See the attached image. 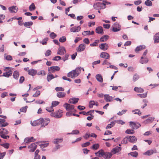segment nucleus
Listing matches in <instances>:
<instances>
[{
	"instance_id": "obj_44",
	"label": "nucleus",
	"mask_w": 159,
	"mask_h": 159,
	"mask_svg": "<svg viewBox=\"0 0 159 159\" xmlns=\"http://www.w3.org/2000/svg\"><path fill=\"white\" fill-rule=\"evenodd\" d=\"M99 42V40H96L93 43H92L90 44V46L92 47L96 46L98 45V43Z\"/></svg>"
},
{
	"instance_id": "obj_21",
	"label": "nucleus",
	"mask_w": 159,
	"mask_h": 159,
	"mask_svg": "<svg viewBox=\"0 0 159 159\" xmlns=\"http://www.w3.org/2000/svg\"><path fill=\"white\" fill-rule=\"evenodd\" d=\"M154 117H150L144 121L143 123L144 124H147L152 123L154 120Z\"/></svg>"
},
{
	"instance_id": "obj_33",
	"label": "nucleus",
	"mask_w": 159,
	"mask_h": 159,
	"mask_svg": "<svg viewBox=\"0 0 159 159\" xmlns=\"http://www.w3.org/2000/svg\"><path fill=\"white\" fill-rule=\"evenodd\" d=\"M54 78L55 77L52 74H48L47 76V80L48 82H49Z\"/></svg>"
},
{
	"instance_id": "obj_26",
	"label": "nucleus",
	"mask_w": 159,
	"mask_h": 159,
	"mask_svg": "<svg viewBox=\"0 0 159 159\" xmlns=\"http://www.w3.org/2000/svg\"><path fill=\"white\" fill-rule=\"evenodd\" d=\"M156 152H157L156 150H150L147 151L144 154V155L150 156L153 153H156Z\"/></svg>"
},
{
	"instance_id": "obj_37",
	"label": "nucleus",
	"mask_w": 159,
	"mask_h": 159,
	"mask_svg": "<svg viewBox=\"0 0 159 159\" xmlns=\"http://www.w3.org/2000/svg\"><path fill=\"white\" fill-rule=\"evenodd\" d=\"M35 6L34 3H32L29 7V10L30 11L34 10L35 9Z\"/></svg>"
},
{
	"instance_id": "obj_12",
	"label": "nucleus",
	"mask_w": 159,
	"mask_h": 159,
	"mask_svg": "<svg viewBox=\"0 0 159 159\" xmlns=\"http://www.w3.org/2000/svg\"><path fill=\"white\" fill-rule=\"evenodd\" d=\"M104 98L106 102H111L113 101V98L112 96L109 94H105L104 95Z\"/></svg>"
},
{
	"instance_id": "obj_7",
	"label": "nucleus",
	"mask_w": 159,
	"mask_h": 159,
	"mask_svg": "<svg viewBox=\"0 0 159 159\" xmlns=\"http://www.w3.org/2000/svg\"><path fill=\"white\" fill-rule=\"evenodd\" d=\"M64 107L67 111H72L74 108V106L70 105L67 103H65L64 104Z\"/></svg>"
},
{
	"instance_id": "obj_19",
	"label": "nucleus",
	"mask_w": 159,
	"mask_h": 159,
	"mask_svg": "<svg viewBox=\"0 0 159 159\" xmlns=\"http://www.w3.org/2000/svg\"><path fill=\"white\" fill-rule=\"evenodd\" d=\"M79 100L78 98H70L69 100V102L70 103L75 104L77 103Z\"/></svg>"
},
{
	"instance_id": "obj_8",
	"label": "nucleus",
	"mask_w": 159,
	"mask_h": 159,
	"mask_svg": "<svg viewBox=\"0 0 159 159\" xmlns=\"http://www.w3.org/2000/svg\"><path fill=\"white\" fill-rule=\"evenodd\" d=\"M38 142L35 143H32L28 146V148H30L29 151L30 152H33L36 149L37 145L36 143H38Z\"/></svg>"
},
{
	"instance_id": "obj_34",
	"label": "nucleus",
	"mask_w": 159,
	"mask_h": 159,
	"mask_svg": "<svg viewBox=\"0 0 159 159\" xmlns=\"http://www.w3.org/2000/svg\"><path fill=\"white\" fill-rule=\"evenodd\" d=\"M99 148V145L98 143L94 144L91 147V148L93 150H96Z\"/></svg>"
},
{
	"instance_id": "obj_61",
	"label": "nucleus",
	"mask_w": 159,
	"mask_h": 159,
	"mask_svg": "<svg viewBox=\"0 0 159 159\" xmlns=\"http://www.w3.org/2000/svg\"><path fill=\"white\" fill-rule=\"evenodd\" d=\"M147 92L144 93L140 94V98H144L147 96Z\"/></svg>"
},
{
	"instance_id": "obj_11",
	"label": "nucleus",
	"mask_w": 159,
	"mask_h": 159,
	"mask_svg": "<svg viewBox=\"0 0 159 159\" xmlns=\"http://www.w3.org/2000/svg\"><path fill=\"white\" fill-rule=\"evenodd\" d=\"M8 10L11 13H16L18 11V8L16 6H12L9 7Z\"/></svg>"
},
{
	"instance_id": "obj_17",
	"label": "nucleus",
	"mask_w": 159,
	"mask_h": 159,
	"mask_svg": "<svg viewBox=\"0 0 159 159\" xmlns=\"http://www.w3.org/2000/svg\"><path fill=\"white\" fill-rule=\"evenodd\" d=\"M128 138V140L130 142L134 143L137 140L136 138L134 136H127Z\"/></svg>"
},
{
	"instance_id": "obj_24",
	"label": "nucleus",
	"mask_w": 159,
	"mask_h": 159,
	"mask_svg": "<svg viewBox=\"0 0 159 159\" xmlns=\"http://www.w3.org/2000/svg\"><path fill=\"white\" fill-rule=\"evenodd\" d=\"M154 43H159V32L157 33L154 37Z\"/></svg>"
},
{
	"instance_id": "obj_22",
	"label": "nucleus",
	"mask_w": 159,
	"mask_h": 159,
	"mask_svg": "<svg viewBox=\"0 0 159 159\" xmlns=\"http://www.w3.org/2000/svg\"><path fill=\"white\" fill-rule=\"evenodd\" d=\"M12 73V72L11 70H9L7 72L3 73L2 76L8 78L11 75Z\"/></svg>"
},
{
	"instance_id": "obj_63",
	"label": "nucleus",
	"mask_w": 159,
	"mask_h": 159,
	"mask_svg": "<svg viewBox=\"0 0 159 159\" xmlns=\"http://www.w3.org/2000/svg\"><path fill=\"white\" fill-rule=\"evenodd\" d=\"M90 31H84L82 33V34L83 35H90Z\"/></svg>"
},
{
	"instance_id": "obj_39",
	"label": "nucleus",
	"mask_w": 159,
	"mask_h": 159,
	"mask_svg": "<svg viewBox=\"0 0 159 159\" xmlns=\"http://www.w3.org/2000/svg\"><path fill=\"white\" fill-rule=\"evenodd\" d=\"M82 70V68L80 67H76V68L74 70L79 75L80 74L81 72V70Z\"/></svg>"
},
{
	"instance_id": "obj_5",
	"label": "nucleus",
	"mask_w": 159,
	"mask_h": 159,
	"mask_svg": "<svg viewBox=\"0 0 159 159\" xmlns=\"http://www.w3.org/2000/svg\"><path fill=\"white\" fill-rule=\"evenodd\" d=\"M67 76L74 79L77 77L79 75L77 74L76 72L74 70L68 72L67 73Z\"/></svg>"
},
{
	"instance_id": "obj_28",
	"label": "nucleus",
	"mask_w": 159,
	"mask_h": 159,
	"mask_svg": "<svg viewBox=\"0 0 159 159\" xmlns=\"http://www.w3.org/2000/svg\"><path fill=\"white\" fill-rule=\"evenodd\" d=\"M129 125L133 129H135L138 128V127L137 126L136 123L132 121L129 122Z\"/></svg>"
},
{
	"instance_id": "obj_6",
	"label": "nucleus",
	"mask_w": 159,
	"mask_h": 159,
	"mask_svg": "<svg viewBox=\"0 0 159 159\" xmlns=\"http://www.w3.org/2000/svg\"><path fill=\"white\" fill-rule=\"evenodd\" d=\"M62 112L63 111L62 110H59L57 111H56L53 113L52 114V115L55 118H60L62 116Z\"/></svg>"
},
{
	"instance_id": "obj_64",
	"label": "nucleus",
	"mask_w": 159,
	"mask_h": 159,
	"mask_svg": "<svg viewBox=\"0 0 159 159\" xmlns=\"http://www.w3.org/2000/svg\"><path fill=\"white\" fill-rule=\"evenodd\" d=\"M121 29H118L114 27H112V31L114 32H117L120 31Z\"/></svg>"
},
{
	"instance_id": "obj_57",
	"label": "nucleus",
	"mask_w": 159,
	"mask_h": 159,
	"mask_svg": "<svg viewBox=\"0 0 159 159\" xmlns=\"http://www.w3.org/2000/svg\"><path fill=\"white\" fill-rule=\"evenodd\" d=\"M59 104V102H58L57 101H53L52 102V105L55 107L58 105Z\"/></svg>"
},
{
	"instance_id": "obj_59",
	"label": "nucleus",
	"mask_w": 159,
	"mask_h": 159,
	"mask_svg": "<svg viewBox=\"0 0 159 159\" xmlns=\"http://www.w3.org/2000/svg\"><path fill=\"white\" fill-rule=\"evenodd\" d=\"M116 122L118 124H121V125H124L125 123V122L120 120H116Z\"/></svg>"
},
{
	"instance_id": "obj_49",
	"label": "nucleus",
	"mask_w": 159,
	"mask_h": 159,
	"mask_svg": "<svg viewBox=\"0 0 159 159\" xmlns=\"http://www.w3.org/2000/svg\"><path fill=\"white\" fill-rule=\"evenodd\" d=\"M0 145L7 149H8L9 147V144L8 143L1 144Z\"/></svg>"
},
{
	"instance_id": "obj_15",
	"label": "nucleus",
	"mask_w": 159,
	"mask_h": 159,
	"mask_svg": "<svg viewBox=\"0 0 159 159\" xmlns=\"http://www.w3.org/2000/svg\"><path fill=\"white\" fill-rule=\"evenodd\" d=\"M85 47V46L84 43L81 44L78 47L77 49V51L79 52H81L84 50Z\"/></svg>"
},
{
	"instance_id": "obj_43",
	"label": "nucleus",
	"mask_w": 159,
	"mask_h": 159,
	"mask_svg": "<svg viewBox=\"0 0 159 159\" xmlns=\"http://www.w3.org/2000/svg\"><path fill=\"white\" fill-rule=\"evenodd\" d=\"M33 23L32 21H28L25 22L24 24V25L25 27H27L29 26L32 25Z\"/></svg>"
},
{
	"instance_id": "obj_18",
	"label": "nucleus",
	"mask_w": 159,
	"mask_h": 159,
	"mask_svg": "<svg viewBox=\"0 0 159 159\" xmlns=\"http://www.w3.org/2000/svg\"><path fill=\"white\" fill-rule=\"evenodd\" d=\"M121 147L118 146L116 147L115 148H113L111 152L113 154H115L117 152H118L121 150Z\"/></svg>"
},
{
	"instance_id": "obj_60",
	"label": "nucleus",
	"mask_w": 159,
	"mask_h": 159,
	"mask_svg": "<svg viewBox=\"0 0 159 159\" xmlns=\"http://www.w3.org/2000/svg\"><path fill=\"white\" fill-rule=\"evenodd\" d=\"M5 59L7 60H8V61H11L12 59V57L10 55H8L6 56L5 57Z\"/></svg>"
},
{
	"instance_id": "obj_42",
	"label": "nucleus",
	"mask_w": 159,
	"mask_h": 159,
	"mask_svg": "<svg viewBox=\"0 0 159 159\" xmlns=\"http://www.w3.org/2000/svg\"><path fill=\"white\" fill-rule=\"evenodd\" d=\"M145 4L147 6H152V3L150 0H147L145 2Z\"/></svg>"
},
{
	"instance_id": "obj_4",
	"label": "nucleus",
	"mask_w": 159,
	"mask_h": 159,
	"mask_svg": "<svg viewBox=\"0 0 159 159\" xmlns=\"http://www.w3.org/2000/svg\"><path fill=\"white\" fill-rule=\"evenodd\" d=\"M50 120L49 118L44 119L43 118H40V125H41V127H45L48 124Z\"/></svg>"
},
{
	"instance_id": "obj_54",
	"label": "nucleus",
	"mask_w": 159,
	"mask_h": 159,
	"mask_svg": "<svg viewBox=\"0 0 159 159\" xmlns=\"http://www.w3.org/2000/svg\"><path fill=\"white\" fill-rule=\"evenodd\" d=\"M27 106H26L25 107H22L20 109V110L21 112H26L27 108Z\"/></svg>"
},
{
	"instance_id": "obj_16",
	"label": "nucleus",
	"mask_w": 159,
	"mask_h": 159,
	"mask_svg": "<svg viewBox=\"0 0 159 159\" xmlns=\"http://www.w3.org/2000/svg\"><path fill=\"white\" fill-rule=\"evenodd\" d=\"M100 56L101 57L106 59H109L110 58L109 54L108 53L104 52H101Z\"/></svg>"
},
{
	"instance_id": "obj_27",
	"label": "nucleus",
	"mask_w": 159,
	"mask_h": 159,
	"mask_svg": "<svg viewBox=\"0 0 159 159\" xmlns=\"http://www.w3.org/2000/svg\"><path fill=\"white\" fill-rule=\"evenodd\" d=\"M96 78L97 80L99 82L102 83L103 82L102 76L100 74H97L96 76Z\"/></svg>"
},
{
	"instance_id": "obj_48",
	"label": "nucleus",
	"mask_w": 159,
	"mask_h": 159,
	"mask_svg": "<svg viewBox=\"0 0 159 159\" xmlns=\"http://www.w3.org/2000/svg\"><path fill=\"white\" fill-rule=\"evenodd\" d=\"M55 90L57 91H63L64 90V89L61 87H56L55 88Z\"/></svg>"
},
{
	"instance_id": "obj_50",
	"label": "nucleus",
	"mask_w": 159,
	"mask_h": 159,
	"mask_svg": "<svg viewBox=\"0 0 159 159\" xmlns=\"http://www.w3.org/2000/svg\"><path fill=\"white\" fill-rule=\"evenodd\" d=\"M50 37L52 39H54L57 36V35L54 32H52L50 34Z\"/></svg>"
},
{
	"instance_id": "obj_46",
	"label": "nucleus",
	"mask_w": 159,
	"mask_h": 159,
	"mask_svg": "<svg viewBox=\"0 0 159 159\" xmlns=\"http://www.w3.org/2000/svg\"><path fill=\"white\" fill-rule=\"evenodd\" d=\"M127 110H122L121 111H119L117 113V114L119 116H121L125 113Z\"/></svg>"
},
{
	"instance_id": "obj_25",
	"label": "nucleus",
	"mask_w": 159,
	"mask_h": 159,
	"mask_svg": "<svg viewBox=\"0 0 159 159\" xmlns=\"http://www.w3.org/2000/svg\"><path fill=\"white\" fill-rule=\"evenodd\" d=\"M66 95V93L64 92H58L57 94V96L60 98L64 97Z\"/></svg>"
},
{
	"instance_id": "obj_62",
	"label": "nucleus",
	"mask_w": 159,
	"mask_h": 159,
	"mask_svg": "<svg viewBox=\"0 0 159 159\" xmlns=\"http://www.w3.org/2000/svg\"><path fill=\"white\" fill-rule=\"evenodd\" d=\"M79 133V131L78 130H73L72 131L71 134H77Z\"/></svg>"
},
{
	"instance_id": "obj_9",
	"label": "nucleus",
	"mask_w": 159,
	"mask_h": 159,
	"mask_svg": "<svg viewBox=\"0 0 159 159\" xmlns=\"http://www.w3.org/2000/svg\"><path fill=\"white\" fill-rule=\"evenodd\" d=\"M66 52L65 48L63 47H60L59 48L57 52V54L62 55H64Z\"/></svg>"
},
{
	"instance_id": "obj_31",
	"label": "nucleus",
	"mask_w": 159,
	"mask_h": 159,
	"mask_svg": "<svg viewBox=\"0 0 159 159\" xmlns=\"http://www.w3.org/2000/svg\"><path fill=\"white\" fill-rule=\"evenodd\" d=\"M96 32L98 34H102L103 33L102 28L101 26H99L96 29Z\"/></svg>"
},
{
	"instance_id": "obj_56",
	"label": "nucleus",
	"mask_w": 159,
	"mask_h": 159,
	"mask_svg": "<svg viewBox=\"0 0 159 159\" xmlns=\"http://www.w3.org/2000/svg\"><path fill=\"white\" fill-rule=\"evenodd\" d=\"M8 125V123L7 122H5L3 123H0V127H4Z\"/></svg>"
},
{
	"instance_id": "obj_38",
	"label": "nucleus",
	"mask_w": 159,
	"mask_h": 159,
	"mask_svg": "<svg viewBox=\"0 0 159 159\" xmlns=\"http://www.w3.org/2000/svg\"><path fill=\"white\" fill-rule=\"evenodd\" d=\"M128 141V136H127L123 139L121 141V143L123 144H126L127 143Z\"/></svg>"
},
{
	"instance_id": "obj_1",
	"label": "nucleus",
	"mask_w": 159,
	"mask_h": 159,
	"mask_svg": "<svg viewBox=\"0 0 159 159\" xmlns=\"http://www.w3.org/2000/svg\"><path fill=\"white\" fill-rule=\"evenodd\" d=\"M95 154L97 156L99 157H103L105 159L110 158L112 156L111 152H105L102 149L100 150L98 152H95Z\"/></svg>"
},
{
	"instance_id": "obj_36",
	"label": "nucleus",
	"mask_w": 159,
	"mask_h": 159,
	"mask_svg": "<svg viewBox=\"0 0 159 159\" xmlns=\"http://www.w3.org/2000/svg\"><path fill=\"white\" fill-rule=\"evenodd\" d=\"M62 139H56L53 142V143L55 144H58L59 143H61L62 142Z\"/></svg>"
},
{
	"instance_id": "obj_3",
	"label": "nucleus",
	"mask_w": 159,
	"mask_h": 159,
	"mask_svg": "<svg viewBox=\"0 0 159 159\" xmlns=\"http://www.w3.org/2000/svg\"><path fill=\"white\" fill-rule=\"evenodd\" d=\"M148 53V50H146L143 53V55L141 57L140 62L142 64H145L147 63L148 61V58L145 56Z\"/></svg>"
},
{
	"instance_id": "obj_47",
	"label": "nucleus",
	"mask_w": 159,
	"mask_h": 159,
	"mask_svg": "<svg viewBox=\"0 0 159 159\" xmlns=\"http://www.w3.org/2000/svg\"><path fill=\"white\" fill-rule=\"evenodd\" d=\"M46 74L45 71L44 70H40L37 73L38 75H45Z\"/></svg>"
},
{
	"instance_id": "obj_58",
	"label": "nucleus",
	"mask_w": 159,
	"mask_h": 159,
	"mask_svg": "<svg viewBox=\"0 0 159 159\" xmlns=\"http://www.w3.org/2000/svg\"><path fill=\"white\" fill-rule=\"evenodd\" d=\"M61 59V57L59 56H56L54 57L52 60L53 61H59Z\"/></svg>"
},
{
	"instance_id": "obj_52",
	"label": "nucleus",
	"mask_w": 159,
	"mask_h": 159,
	"mask_svg": "<svg viewBox=\"0 0 159 159\" xmlns=\"http://www.w3.org/2000/svg\"><path fill=\"white\" fill-rule=\"evenodd\" d=\"M139 78V75L136 74L134 75L133 77V80L134 81H135L137 80Z\"/></svg>"
},
{
	"instance_id": "obj_41",
	"label": "nucleus",
	"mask_w": 159,
	"mask_h": 159,
	"mask_svg": "<svg viewBox=\"0 0 159 159\" xmlns=\"http://www.w3.org/2000/svg\"><path fill=\"white\" fill-rule=\"evenodd\" d=\"M112 27H114L118 29H121L120 25L117 22H116L112 26Z\"/></svg>"
},
{
	"instance_id": "obj_32",
	"label": "nucleus",
	"mask_w": 159,
	"mask_h": 159,
	"mask_svg": "<svg viewBox=\"0 0 159 159\" xmlns=\"http://www.w3.org/2000/svg\"><path fill=\"white\" fill-rule=\"evenodd\" d=\"M8 132L7 130L5 128H1L0 129V134H7Z\"/></svg>"
},
{
	"instance_id": "obj_29",
	"label": "nucleus",
	"mask_w": 159,
	"mask_h": 159,
	"mask_svg": "<svg viewBox=\"0 0 159 159\" xmlns=\"http://www.w3.org/2000/svg\"><path fill=\"white\" fill-rule=\"evenodd\" d=\"M19 76V74L18 71L17 70L15 71L13 73V77L16 80H18Z\"/></svg>"
},
{
	"instance_id": "obj_10",
	"label": "nucleus",
	"mask_w": 159,
	"mask_h": 159,
	"mask_svg": "<svg viewBox=\"0 0 159 159\" xmlns=\"http://www.w3.org/2000/svg\"><path fill=\"white\" fill-rule=\"evenodd\" d=\"M59 67L57 66H53L50 67L49 68H48V71H51L52 73L56 71H59Z\"/></svg>"
},
{
	"instance_id": "obj_23",
	"label": "nucleus",
	"mask_w": 159,
	"mask_h": 159,
	"mask_svg": "<svg viewBox=\"0 0 159 159\" xmlns=\"http://www.w3.org/2000/svg\"><path fill=\"white\" fill-rule=\"evenodd\" d=\"M31 124L33 126H36L40 125V118L39 120L33 121L32 122L31 121Z\"/></svg>"
},
{
	"instance_id": "obj_53",
	"label": "nucleus",
	"mask_w": 159,
	"mask_h": 159,
	"mask_svg": "<svg viewBox=\"0 0 159 159\" xmlns=\"http://www.w3.org/2000/svg\"><path fill=\"white\" fill-rule=\"evenodd\" d=\"M52 53V52L51 50H48L45 53V55L46 57H48Z\"/></svg>"
},
{
	"instance_id": "obj_51",
	"label": "nucleus",
	"mask_w": 159,
	"mask_h": 159,
	"mask_svg": "<svg viewBox=\"0 0 159 159\" xmlns=\"http://www.w3.org/2000/svg\"><path fill=\"white\" fill-rule=\"evenodd\" d=\"M40 92L39 91H37L33 95V96L34 97H38L40 95Z\"/></svg>"
},
{
	"instance_id": "obj_40",
	"label": "nucleus",
	"mask_w": 159,
	"mask_h": 159,
	"mask_svg": "<svg viewBox=\"0 0 159 159\" xmlns=\"http://www.w3.org/2000/svg\"><path fill=\"white\" fill-rule=\"evenodd\" d=\"M134 133V131L133 129H127L125 131V133L128 134H133Z\"/></svg>"
},
{
	"instance_id": "obj_14",
	"label": "nucleus",
	"mask_w": 159,
	"mask_h": 159,
	"mask_svg": "<svg viewBox=\"0 0 159 159\" xmlns=\"http://www.w3.org/2000/svg\"><path fill=\"white\" fill-rule=\"evenodd\" d=\"M28 74L29 75L32 76L35 75L37 74V71L36 70L33 69H31L29 70L28 71Z\"/></svg>"
},
{
	"instance_id": "obj_30",
	"label": "nucleus",
	"mask_w": 159,
	"mask_h": 159,
	"mask_svg": "<svg viewBox=\"0 0 159 159\" xmlns=\"http://www.w3.org/2000/svg\"><path fill=\"white\" fill-rule=\"evenodd\" d=\"M109 38V36L107 35H105L102 37L100 39V41L101 42L106 41Z\"/></svg>"
},
{
	"instance_id": "obj_55",
	"label": "nucleus",
	"mask_w": 159,
	"mask_h": 159,
	"mask_svg": "<svg viewBox=\"0 0 159 159\" xmlns=\"http://www.w3.org/2000/svg\"><path fill=\"white\" fill-rule=\"evenodd\" d=\"M90 144V143L89 142H87L84 143L81 145L82 147H85L89 146Z\"/></svg>"
},
{
	"instance_id": "obj_35",
	"label": "nucleus",
	"mask_w": 159,
	"mask_h": 159,
	"mask_svg": "<svg viewBox=\"0 0 159 159\" xmlns=\"http://www.w3.org/2000/svg\"><path fill=\"white\" fill-rule=\"evenodd\" d=\"M138 155V153L136 152H132L128 153V155H130L131 156L135 157H137Z\"/></svg>"
},
{
	"instance_id": "obj_13",
	"label": "nucleus",
	"mask_w": 159,
	"mask_h": 159,
	"mask_svg": "<svg viewBox=\"0 0 159 159\" xmlns=\"http://www.w3.org/2000/svg\"><path fill=\"white\" fill-rule=\"evenodd\" d=\"M81 29L80 26H74L70 28V30L71 32L76 33L79 32Z\"/></svg>"
},
{
	"instance_id": "obj_45",
	"label": "nucleus",
	"mask_w": 159,
	"mask_h": 159,
	"mask_svg": "<svg viewBox=\"0 0 159 159\" xmlns=\"http://www.w3.org/2000/svg\"><path fill=\"white\" fill-rule=\"evenodd\" d=\"M66 40V38L65 36H62L60 38L59 41L60 42L63 43Z\"/></svg>"
},
{
	"instance_id": "obj_2",
	"label": "nucleus",
	"mask_w": 159,
	"mask_h": 159,
	"mask_svg": "<svg viewBox=\"0 0 159 159\" xmlns=\"http://www.w3.org/2000/svg\"><path fill=\"white\" fill-rule=\"evenodd\" d=\"M104 1L102 2H97L94 3L93 5L94 9L96 10L103 9L106 7V4L104 2Z\"/></svg>"
},
{
	"instance_id": "obj_20",
	"label": "nucleus",
	"mask_w": 159,
	"mask_h": 159,
	"mask_svg": "<svg viewBox=\"0 0 159 159\" xmlns=\"http://www.w3.org/2000/svg\"><path fill=\"white\" fill-rule=\"evenodd\" d=\"M35 139L33 137H27L24 139V142L26 143L33 142L35 141Z\"/></svg>"
}]
</instances>
